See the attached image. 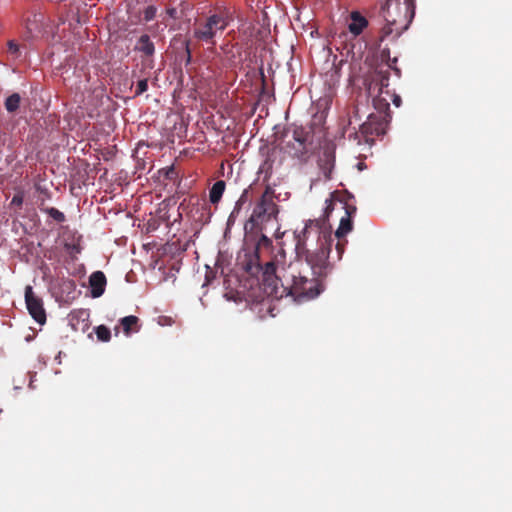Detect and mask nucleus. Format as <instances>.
Segmentation results:
<instances>
[{
    "mask_svg": "<svg viewBox=\"0 0 512 512\" xmlns=\"http://www.w3.org/2000/svg\"><path fill=\"white\" fill-rule=\"evenodd\" d=\"M183 45H184V49H185V64L188 65L191 63V59H192L191 49H190V41L186 40Z\"/></svg>",
    "mask_w": 512,
    "mask_h": 512,
    "instance_id": "obj_27",
    "label": "nucleus"
},
{
    "mask_svg": "<svg viewBox=\"0 0 512 512\" xmlns=\"http://www.w3.org/2000/svg\"><path fill=\"white\" fill-rule=\"evenodd\" d=\"M23 200H24L23 193L22 192H18V193H16L13 196L10 205L11 206H16V207L20 208L22 206V204H23Z\"/></svg>",
    "mask_w": 512,
    "mask_h": 512,
    "instance_id": "obj_26",
    "label": "nucleus"
},
{
    "mask_svg": "<svg viewBox=\"0 0 512 512\" xmlns=\"http://www.w3.org/2000/svg\"><path fill=\"white\" fill-rule=\"evenodd\" d=\"M148 89V80L146 78L137 81L135 88V96H139Z\"/></svg>",
    "mask_w": 512,
    "mask_h": 512,
    "instance_id": "obj_22",
    "label": "nucleus"
},
{
    "mask_svg": "<svg viewBox=\"0 0 512 512\" xmlns=\"http://www.w3.org/2000/svg\"><path fill=\"white\" fill-rule=\"evenodd\" d=\"M380 14L386 22L380 40L398 38L410 26L415 15L414 0H380Z\"/></svg>",
    "mask_w": 512,
    "mask_h": 512,
    "instance_id": "obj_2",
    "label": "nucleus"
},
{
    "mask_svg": "<svg viewBox=\"0 0 512 512\" xmlns=\"http://www.w3.org/2000/svg\"><path fill=\"white\" fill-rule=\"evenodd\" d=\"M346 217H343L340 221L339 227L335 232L336 238L345 237L353 228L352 220L350 218V213L346 210Z\"/></svg>",
    "mask_w": 512,
    "mask_h": 512,
    "instance_id": "obj_15",
    "label": "nucleus"
},
{
    "mask_svg": "<svg viewBox=\"0 0 512 512\" xmlns=\"http://www.w3.org/2000/svg\"><path fill=\"white\" fill-rule=\"evenodd\" d=\"M349 17L348 31L357 37L368 27L369 22L359 11H352Z\"/></svg>",
    "mask_w": 512,
    "mask_h": 512,
    "instance_id": "obj_10",
    "label": "nucleus"
},
{
    "mask_svg": "<svg viewBox=\"0 0 512 512\" xmlns=\"http://www.w3.org/2000/svg\"><path fill=\"white\" fill-rule=\"evenodd\" d=\"M79 315L80 317H88L89 313L86 310H81L79 311Z\"/></svg>",
    "mask_w": 512,
    "mask_h": 512,
    "instance_id": "obj_30",
    "label": "nucleus"
},
{
    "mask_svg": "<svg viewBox=\"0 0 512 512\" xmlns=\"http://www.w3.org/2000/svg\"><path fill=\"white\" fill-rule=\"evenodd\" d=\"M312 143V131L303 126H295L292 139L286 142V151L295 158H302L308 153V145Z\"/></svg>",
    "mask_w": 512,
    "mask_h": 512,
    "instance_id": "obj_4",
    "label": "nucleus"
},
{
    "mask_svg": "<svg viewBox=\"0 0 512 512\" xmlns=\"http://www.w3.org/2000/svg\"><path fill=\"white\" fill-rule=\"evenodd\" d=\"M232 21V16L227 9L219 10L211 14L204 21L198 22L193 29V37L199 42L211 47L216 45V37L222 33Z\"/></svg>",
    "mask_w": 512,
    "mask_h": 512,
    "instance_id": "obj_3",
    "label": "nucleus"
},
{
    "mask_svg": "<svg viewBox=\"0 0 512 512\" xmlns=\"http://www.w3.org/2000/svg\"><path fill=\"white\" fill-rule=\"evenodd\" d=\"M163 173H164V176L166 179H169V180H175L177 179L178 177V172L176 170V168L172 165V166H169L165 169H162Z\"/></svg>",
    "mask_w": 512,
    "mask_h": 512,
    "instance_id": "obj_24",
    "label": "nucleus"
},
{
    "mask_svg": "<svg viewBox=\"0 0 512 512\" xmlns=\"http://www.w3.org/2000/svg\"><path fill=\"white\" fill-rule=\"evenodd\" d=\"M138 321H139V318L134 315L123 317L121 319L120 323L122 325L124 333L126 335H129L131 333V331L133 330V327L137 326Z\"/></svg>",
    "mask_w": 512,
    "mask_h": 512,
    "instance_id": "obj_17",
    "label": "nucleus"
},
{
    "mask_svg": "<svg viewBox=\"0 0 512 512\" xmlns=\"http://www.w3.org/2000/svg\"><path fill=\"white\" fill-rule=\"evenodd\" d=\"M393 99V103L396 107H399L401 105V97L399 95H396V94H393L392 95Z\"/></svg>",
    "mask_w": 512,
    "mask_h": 512,
    "instance_id": "obj_28",
    "label": "nucleus"
},
{
    "mask_svg": "<svg viewBox=\"0 0 512 512\" xmlns=\"http://www.w3.org/2000/svg\"><path fill=\"white\" fill-rule=\"evenodd\" d=\"M390 70L388 68H383V66H377L374 73L371 76V80L368 84L367 90L371 94L372 92L377 91L378 94H387L390 92L388 90L389 87V77Z\"/></svg>",
    "mask_w": 512,
    "mask_h": 512,
    "instance_id": "obj_8",
    "label": "nucleus"
},
{
    "mask_svg": "<svg viewBox=\"0 0 512 512\" xmlns=\"http://www.w3.org/2000/svg\"><path fill=\"white\" fill-rule=\"evenodd\" d=\"M134 49L147 57H151L155 53L154 43L151 41L149 35L147 34L140 36Z\"/></svg>",
    "mask_w": 512,
    "mask_h": 512,
    "instance_id": "obj_12",
    "label": "nucleus"
},
{
    "mask_svg": "<svg viewBox=\"0 0 512 512\" xmlns=\"http://www.w3.org/2000/svg\"><path fill=\"white\" fill-rule=\"evenodd\" d=\"M46 18L43 13H33L31 17L25 20V33L26 40L54 36V28L45 22Z\"/></svg>",
    "mask_w": 512,
    "mask_h": 512,
    "instance_id": "obj_5",
    "label": "nucleus"
},
{
    "mask_svg": "<svg viewBox=\"0 0 512 512\" xmlns=\"http://www.w3.org/2000/svg\"><path fill=\"white\" fill-rule=\"evenodd\" d=\"M278 207L274 192L267 187L250 218L244 225L246 238L258 236L255 251L243 261L244 270L256 277L264 292L271 297L293 296L299 300L314 299L325 289V279L333 270L330 252L333 243L331 226L327 219L309 220L304 229L295 234V259H287L283 244L279 243L270 260L263 263L264 252L273 250L272 240L262 232L264 223L276 218Z\"/></svg>",
    "mask_w": 512,
    "mask_h": 512,
    "instance_id": "obj_1",
    "label": "nucleus"
},
{
    "mask_svg": "<svg viewBox=\"0 0 512 512\" xmlns=\"http://www.w3.org/2000/svg\"><path fill=\"white\" fill-rule=\"evenodd\" d=\"M106 283V276L102 271L93 272L89 277L92 297L98 298L102 296L105 291Z\"/></svg>",
    "mask_w": 512,
    "mask_h": 512,
    "instance_id": "obj_11",
    "label": "nucleus"
},
{
    "mask_svg": "<svg viewBox=\"0 0 512 512\" xmlns=\"http://www.w3.org/2000/svg\"><path fill=\"white\" fill-rule=\"evenodd\" d=\"M380 60L381 63H383L386 68L394 70L396 75L400 77L401 71L399 68L396 67L397 57H391L389 48H383L381 50Z\"/></svg>",
    "mask_w": 512,
    "mask_h": 512,
    "instance_id": "obj_13",
    "label": "nucleus"
},
{
    "mask_svg": "<svg viewBox=\"0 0 512 512\" xmlns=\"http://www.w3.org/2000/svg\"><path fill=\"white\" fill-rule=\"evenodd\" d=\"M21 97L18 93H13L5 100V108L8 112H15L20 105Z\"/></svg>",
    "mask_w": 512,
    "mask_h": 512,
    "instance_id": "obj_18",
    "label": "nucleus"
},
{
    "mask_svg": "<svg viewBox=\"0 0 512 512\" xmlns=\"http://www.w3.org/2000/svg\"><path fill=\"white\" fill-rule=\"evenodd\" d=\"M373 106L376 109L375 113H381L382 115H386L388 119H391L390 116V105L386 98H382L380 94L373 99Z\"/></svg>",
    "mask_w": 512,
    "mask_h": 512,
    "instance_id": "obj_16",
    "label": "nucleus"
},
{
    "mask_svg": "<svg viewBox=\"0 0 512 512\" xmlns=\"http://www.w3.org/2000/svg\"><path fill=\"white\" fill-rule=\"evenodd\" d=\"M225 181L218 180L216 181L213 186L211 187L209 191V200L212 204H218V202L221 200L222 195L225 191Z\"/></svg>",
    "mask_w": 512,
    "mask_h": 512,
    "instance_id": "obj_14",
    "label": "nucleus"
},
{
    "mask_svg": "<svg viewBox=\"0 0 512 512\" xmlns=\"http://www.w3.org/2000/svg\"><path fill=\"white\" fill-rule=\"evenodd\" d=\"M8 52L14 57V58H18L20 56V47L19 45L13 41V40H10L8 42Z\"/></svg>",
    "mask_w": 512,
    "mask_h": 512,
    "instance_id": "obj_25",
    "label": "nucleus"
},
{
    "mask_svg": "<svg viewBox=\"0 0 512 512\" xmlns=\"http://www.w3.org/2000/svg\"><path fill=\"white\" fill-rule=\"evenodd\" d=\"M156 13H157V9L155 6L150 5V6L146 7L144 10L145 22H149V21L153 20L156 16Z\"/></svg>",
    "mask_w": 512,
    "mask_h": 512,
    "instance_id": "obj_23",
    "label": "nucleus"
},
{
    "mask_svg": "<svg viewBox=\"0 0 512 512\" xmlns=\"http://www.w3.org/2000/svg\"><path fill=\"white\" fill-rule=\"evenodd\" d=\"M347 240L345 239V237L343 238H337V243L335 245V249H336V253H337V260H341L342 258V255L345 251V247H346V244H347Z\"/></svg>",
    "mask_w": 512,
    "mask_h": 512,
    "instance_id": "obj_21",
    "label": "nucleus"
},
{
    "mask_svg": "<svg viewBox=\"0 0 512 512\" xmlns=\"http://www.w3.org/2000/svg\"><path fill=\"white\" fill-rule=\"evenodd\" d=\"M25 303L31 317L38 324H45L46 312L43 306V301L40 297L35 295L33 288L30 285L25 287Z\"/></svg>",
    "mask_w": 512,
    "mask_h": 512,
    "instance_id": "obj_7",
    "label": "nucleus"
},
{
    "mask_svg": "<svg viewBox=\"0 0 512 512\" xmlns=\"http://www.w3.org/2000/svg\"><path fill=\"white\" fill-rule=\"evenodd\" d=\"M167 14H168L171 18H176L177 10H176L175 8H169V9H167Z\"/></svg>",
    "mask_w": 512,
    "mask_h": 512,
    "instance_id": "obj_29",
    "label": "nucleus"
},
{
    "mask_svg": "<svg viewBox=\"0 0 512 512\" xmlns=\"http://www.w3.org/2000/svg\"><path fill=\"white\" fill-rule=\"evenodd\" d=\"M318 166L322 171L325 180L331 179L335 166V148L332 145H325L318 159Z\"/></svg>",
    "mask_w": 512,
    "mask_h": 512,
    "instance_id": "obj_9",
    "label": "nucleus"
},
{
    "mask_svg": "<svg viewBox=\"0 0 512 512\" xmlns=\"http://www.w3.org/2000/svg\"><path fill=\"white\" fill-rule=\"evenodd\" d=\"M390 120L381 113L369 114L367 120L360 126L366 142L373 141V137L386 134Z\"/></svg>",
    "mask_w": 512,
    "mask_h": 512,
    "instance_id": "obj_6",
    "label": "nucleus"
},
{
    "mask_svg": "<svg viewBox=\"0 0 512 512\" xmlns=\"http://www.w3.org/2000/svg\"><path fill=\"white\" fill-rule=\"evenodd\" d=\"M97 339L102 342H108L111 339V332L105 325H99L95 328Z\"/></svg>",
    "mask_w": 512,
    "mask_h": 512,
    "instance_id": "obj_19",
    "label": "nucleus"
},
{
    "mask_svg": "<svg viewBox=\"0 0 512 512\" xmlns=\"http://www.w3.org/2000/svg\"><path fill=\"white\" fill-rule=\"evenodd\" d=\"M51 218H53L55 221L61 223L65 221V215L58 209L54 207L46 208L44 210Z\"/></svg>",
    "mask_w": 512,
    "mask_h": 512,
    "instance_id": "obj_20",
    "label": "nucleus"
}]
</instances>
